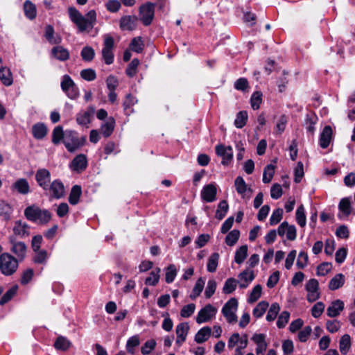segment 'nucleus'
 <instances>
[{"label": "nucleus", "mask_w": 355, "mask_h": 355, "mask_svg": "<svg viewBox=\"0 0 355 355\" xmlns=\"http://www.w3.org/2000/svg\"><path fill=\"white\" fill-rule=\"evenodd\" d=\"M144 46V42L140 37L133 38L130 44V49L138 53L143 51Z\"/></svg>", "instance_id": "52"}, {"label": "nucleus", "mask_w": 355, "mask_h": 355, "mask_svg": "<svg viewBox=\"0 0 355 355\" xmlns=\"http://www.w3.org/2000/svg\"><path fill=\"white\" fill-rule=\"evenodd\" d=\"M332 136V129L329 125L325 126L320 135L319 144L322 148L329 146Z\"/></svg>", "instance_id": "24"}, {"label": "nucleus", "mask_w": 355, "mask_h": 355, "mask_svg": "<svg viewBox=\"0 0 355 355\" xmlns=\"http://www.w3.org/2000/svg\"><path fill=\"white\" fill-rule=\"evenodd\" d=\"M80 55L83 60L89 62L94 58L95 52L92 47L85 46L82 49Z\"/></svg>", "instance_id": "58"}, {"label": "nucleus", "mask_w": 355, "mask_h": 355, "mask_svg": "<svg viewBox=\"0 0 355 355\" xmlns=\"http://www.w3.org/2000/svg\"><path fill=\"white\" fill-rule=\"evenodd\" d=\"M82 193L81 187L78 185H74L71 190L69 196V202L70 204L75 205L78 204L80 197Z\"/></svg>", "instance_id": "39"}, {"label": "nucleus", "mask_w": 355, "mask_h": 355, "mask_svg": "<svg viewBox=\"0 0 355 355\" xmlns=\"http://www.w3.org/2000/svg\"><path fill=\"white\" fill-rule=\"evenodd\" d=\"M352 348V338L345 334L339 340V350L342 355H347Z\"/></svg>", "instance_id": "26"}, {"label": "nucleus", "mask_w": 355, "mask_h": 355, "mask_svg": "<svg viewBox=\"0 0 355 355\" xmlns=\"http://www.w3.org/2000/svg\"><path fill=\"white\" fill-rule=\"evenodd\" d=\"M275 166L272 164H268L264 170L263 173V182L266 184H268L271 182L273 175L275 174Z\"/></svg>", "instance_id": "47"}, {"label": "nucleus", "mask_w": 355, "mask_h": 355, "mask_svg": "<svg viewBox=\"0 0 355 355\" xmlns=\"http://www.w3.org/2000/svg\"><path fill=\"white\" fill-rule=\"evenodd\" d=\"M283 216V209L281 208H277L275 209L270 218V225H275L279 223Z\"/></svg>", "instance_id": "61"}, {"label": "nucleus", "mask_w": 355, "mask_h": 355, "mask_svg": "<svg viewBox=\"0 0 355 355\" xmlns=\"http://www.w3.org/2000/svg\"><path fill=\"white\" fill-rule=\"evenodd\" d=\"M344 309V303L340 300L331 302L327 309V315L331 318H335L340 315Z\"/></svg>", "instance_id": "23"}, {"label": "nucleus", "mask_w": 355, "mask_h": 355, "mask_svg": "<svg viewBox=\"0 0 355 355\" xmlns=\"http://www.w3.org/2000/svg\"><path fill=\"white\" fill-rule=\"evenodd\" d=\"M44 37L51 44H58L62 42L61 36L55 33L54 28L51 25L45 27Z\"/></svg>", "instance_id": "25"}, {"label": "nucleus", "mask_w": 355, "mask_h": 355, "mask_svg": "<svg viewBox=\"0 0 355 355\" xmlns=\"http://www.w3.org/2000/svg\"><path fill=\"white\" fill-rule=\"evenodd\" d=\"M68 14L71 21L77 26L79 33H89L96 21V13L94 10H89L85 17L76 8L69 7Z\"/></svg>", "instance_id": "1"}, {"label": "nucleus", "mask_w": 355, "mask_h": 355, "mask_svg": "<svg viewBox=\"0 0 355 355\" xmlns=\"http://www.w3.org/2000/svg\"><path fill=\"white\" fill-rule=\"evenodd\" d=\"M238 278L240 288H246L254 279L255 275L252 269L247 268L239 274Z\"/></svg>", "instance_id": "14"}, {"label": "nucleus", "mask_w": 355, "mask_h": 355, "mask_svg": "<svg viewBox=\"0 0 355 355\" xmlns=\"http://www.w3.org/2000/svg\"><path fill=\"white\" fill-rule=\"evenodd\" d=\"M48 130L43 123H37L32 127L33 136L37 139H43L47 134Z\"/></svg>", "instance_id": "31"}, {"label": "nucleus", "mask_w": 355, "mask_h": 355, "mask_svg": "<svg viewBox=\"0 0 355 355\" xmlns=\"http://www.w3.org/2000/svg\"><path fill=\"white\" fill-rule=\"evenodd\" d=\"M53 198L59 199L64 194V187L59 180H53L49 185L48 189Z\"/></svg>", "instance_id": "19"}, {"label": "nucleus", "mask_w": 355, "mask_h": 355, "mask_svg": "<svg viewBox=\"0 0 355 355\" xmlns=\"http://www.w3.org/2000/svg\"><path fill=\"white\" fill-rule=\"evenodd\" d=\"M30 226L25 222L17 220L13 227V232L19 237H24L29 235Z\"/></svg>", "instance_id": "28"}, {"label": "nucleus", "mask_w": 355, "mask_h": 355, "mask_svg": "<svg viewBox=\"0 0 355 355\" xmlns=\"http://www.w3.org/2000/svg\"><path fill=\"white\" fill-rule=\"evenodd\" d=\"M24 216L30 221L45 225L51 219V214L47 209H42L35 205L28 206L24 209Z\"/></svg>", "instance_id": "2"}, {"label": "nucleus", "mask_w": 355, "mask_h": 355, "mask_svg": "<svg viewBox=\"0 0 355 355\" xmlns=\"http://www.w3.org/2000/svg\"><path fill=\"white\" fill-rule=\"evenodd\" d=\"M87 166V159L84 154H79L72 160L70 168L71 170L78 173L82 172Z\"/></svg>", "instance_id": "17"}, {"label": "nucleus", "mask_w": 355, "mask_h": 355, "mask_svg": "<svg viewBox=\"0 0 355 355\" xmlns=\"http://www.w3.org/2000/svg\"><path fill=\"white\" fill-rule=\"evenodd\" d=\"M189 330V326L187 322H182L177 325L175 329L176 344L181 345L186 340Z\"/></svg>", "instance_id": "22"}, {"label": "nucleus", "mask_w": 355, "mask_h": 355, "mask_svg": "<svg viewBox=\"0 0 355 355\" xmlns=\"http://www.w3.org/2000/svg\"><path fill=\"white\" fill-rule=\"evenodd\" d=\"M228 209L229 206L227 201H220L218 205V209L216 212V217L219 220L223 219L227 214Z\"/></svg>", "instance_id": "51"}, {"label": "nucleus", "mask_w": 355, "mask_h": 355, "mask_svg": "<svg viewBox=\"0 0 355 355\" xmlns=\"http://www.w3.org/2000/svg\"><path fill=\"white\" fill-rule=\"evenodd\" d=\"M63 144L69 152L73 153L82 146L83 143L79 141L76 132L66 130Z\"/></svg>", "instance_id": "6"}, {"label": "nucleus", "mask_w": 355, "mask_h": 355, "mask_svg": "<svg viewBox=\"0 0 355 355\" xmlns=\"http://www.w3.org/2000/svg\"><path fill=\"white\" fill-rule=\"evenodd\" d=\"M51 55L60 61H65L69 58V51L62 46H56L51 50Z\"/></svg>", "instance_id": "29"}, {"label": "nucleus", "mask_w": 355, "mask_h": 355, "mask_svg": "<svg viewBox=\"0 0 355 355\" xmlns=\"http://www.w3.org/2000/svg\"><path fill=\"white\" fill-rule=\"evenodd\" d=\"M262 287L261 285H256L250 292L248 302L249 303H253L256 302L261 295Z\"/></svg>", "instance_id": "55"}, {"label": "nucleus", "mask_w": 355, "mask_h": 355, "mask_svg": "<svg viewBox=\"0 0 355 355\" xmlns=\"http://www.w3.org/2000/svg\"><path fill=\"white\" fill-rule=\"evenodd\" d=\"M115 125V121L114 118H109L101 127V131L105 137H110L114 130Z\"/></svg>", "instance_id": "34"}, {"label": "nucleus", "mask_w": 355, "mask_h": 355, "mask_svg": "<svg viewBox=\"0 0 355 355\" xmlns=\"http://www.w3.org/2000/svg\"><path fill=\"white\" fill-rule=\"evenodd\" d=\"M269 304L265 301L260 302L256 307L253 309V316L256 318H259L263 315L267 310Z\"/></svg>", "instance_id": "43"}, {"label": "nucleus", "mask_w": 355, "mask_h": 355, "mask_svg": "<svg viewBox=\"0 0 355 355\" xmlns=\"http://www.w3.org/2000/svg\"><path fill=\"white\" fill-rule=\"evenodd\" d=\"M340 213L338 217L340 219L347 218L352 211L350 198H342L338 204Z\"/></svg>", "instance_id": "18"}, {"label": "nucleus", "mask_w": 355, "mask_h": 355, "mask_svg": "<svg viewBox=\"0 0 355 355\" xmlns=\"http://www.w3.org/2000/svg\"><path fill=\"white\" fill-rule=\"evenodd\" d=\"M262 93L261 92H254L250 98V104L253 110H256L260 107L262 102Z\"/></svg>", "instance_id": "50"}, {"label": "nucleus", "mask_w": 355, "mask_h": 355, "mask_svg": "<svg viewBox=\"0 0 355 355\" xmlns=\"http://www.w3.org/2000/svg\"><path fill=\"white\" fill-rule=\"evenodd\" d=\"M211 333V329L209 327H204L196 333L194 340L197 343H202L209 339Z\"/></svg>", "instance_id": "33"}, {"label": "nucleus", "mask_w": 355, "mask_h": 355, "mask_svg": "<svg viewBox=\"0 0 355 355\" xmlns=\"http://www.w3.org/2000/svg\"><path fill=\"white\" fill-rule=\"evenodd\" d=\"M139 64V60L137 58H134L128 64L125 73L129 77H133L137 71V67Z\"/></svg>", "instance_id": "59"}, {"label": "nucleus", "mask_w": 355, "mask_h": 355, "mask_svg": "<svg viewBox=\"0 0 355 355\" xmlns=\"http://www.w3.org/2000/svg\"><path fill=\"white\" fill-rule=\"evenodd\" d=\"M0 80L6 86H10L12 83V76L10 70L7 67H3L0 70Z\"/></svg>", "instance_id": "40"}, {"label": "nucleus", "mask_w": 355, "mask_h": 355, "mask_svg": "<svg viewBox=\"0 0 355 355\" xmlns=\"http://www.w3.org/2000/svg\"><path fill=\"white\" fill-rule=\"evenodd\" d=\"M140 343L138 335H135L128 338L126 343V350L130 354H134L135 348Z\"/></svg>", "instance_id": "48"}, {"label": "nucleus", "mask_w": 355, "mask_h": 355, "mask_svg": "<svg viewBox=\"0 0 355 355\" xmlns=\"http://www.w3.org/2000/svg\"><path fill=\"white\" fill-rule=\"evenodd\" d=\"M35 180L41 188L44 191H48L49 185L51 183V173L46 168H39L35 173Z\"/></svg>", "instance_id": "12"}, {"label": "nucleus", "mask_w": 355, "mask_h": 355, "mask_svg": "<svg viewBox=\"0 0 355 355\" xmlns=\"http://www.w3.org/2000/svg\"><path fill=\"white\" fill-rule=\"evenodd\" d=\"M18 290L17 286H14L6 291V293L2 296L0 300V304L1 305L7 303L12 297L17 293Z\"/></svg>", "instance_id": "62"}, {"label": "nucleus", "mask_w": 355, "mask_h": 355, "mask_svg": "<svg viewBox=\"0 0 355 355\" xmlns=\"http://www.w3.org/2000/svg\"><path fill=\"white\" fill-rule=\"evenodd\" d=\"M12 190L17 191L21 195H27L30 193L31 189L28 182L25 178L17 180L12 185Z\"/></svg>", "instance_id": "20"}, {"label": "nucleus", "mask_w": 355, "mask_h": 355, "mask_svg": "<svg viewBox=\"0 0 355 355\" xmlns=\"http://www.w3.org/2000/svg\"><path fill=\"white\" fill-rule=\"evenodd\" d=\"M160 268H156L150 273V276L145 279V284L148 286H155L158 284L160 277Z\"/></svg>", "instance_id": "37"}, {"label": "nucleus", "mask_w": 355, "mask_h": 355, "mask_svg": "<svg viewBox=\"0 0 355 355\" xmlns=\"http://www.w3.org/2000/svg\"><path fill=\"white\" fill-rule=\"evenodd\" d=\"M280 310V306L278 303H272L267 313L266 320L268 322L273 321Z\"/></svg>", "instance_id": "53"}, {"label": "nucleus", "mask_w": 355, "mask_h": 355, "mask_svg": "<svg viewBox=\"0 0 355 355\" xmlns=\"http://www.w3.org/2000/svg\"><path fill=\"white\" fill-rule=\"evenodd\" d=\"M287 122H288L287 116L284 114L282 115L277 122V124H276V126L275 128V132L277 134H282L286 128Z\"/></svg>", "instance_id": "60"}, {"label": "nucleus", "mask_w": 355, "mask_h": 355, "mask_svg": "<svg viewBox=\"0 0 355 355\" xmlns=\"http://www.w3.org/2000/svg\"><path fill=\"white\" fill-rule=\"evenodd\" d=\"M217 189L215 184H209L203 187L201 191V198L207 202H214L216 199Z\"/></svg>", "instance_id": "15"}, {"label": "nucleus", "mask_w": 355, "mask_h": 355, "mask_svg": "<svg viewBox=\"0 0 355 355\" xmlns=\"http://www.w3.org/2000/svg\"><path fill=\"white\" fill-rule=\"evenodd\" d=\"M248 121V113L246 111H240L237 113L234 120V125L237 128H242Z\"/></svg>", "instance_id": "45"}, {"label": "nucleus", "mask_w": 355, "mask_h": 355, "mask_svg": "<svg viewBox=\"0 0 355 355\" xmlns=\"http://www.w3.org/2000/svg\"><path fill=\"white\" fill-rule=\"evenodd\" d=\"M342 325L340 321L337 320H327L326 322V328L331 334L336 333L339 331Z\"/></svg>", "instance_id": "56"}, {"label": "nucleus", "mask_w": 355, "mask_h": 355, "mask_svg": "<svg viewBox=\"0 0 355 355\" xmlns=\"http://www.w3.org/2000/svg\"><path fill=\"white\" fill-rule=\"evenodd\" d=\"M178 274V270L176 266L174 264H170L166 268L165 272V281L166 283L170 284L172 283Z\"/></svg>", "instance_id": "42"}, {"label": "nucleus", "mask_w": 355, "mask_h": 355, "mask_svg": "<svg viewBox=\"0 0 355 355\" xmlns=\"http://www.w3.org/2000/svg\"><path fill=\"white\" fill-rule=\"evenodd\" d=\"M238 282L234 278L227 279L223 286V292L225 294H230L235 291Z\"/></svg>", "instance_id": "46"}, {"label": "nucleus", "mask_w": 355, "mask_h": 355, "mask_svg": "<svg viewBox=\"0 0 355 355\" xmlns=\"http://www.w3.org/2000/svg\"><path fill=\"white\" fill-rule=\"evenodd\" d=\"M205 284V281L204 278L200 277L199 279H198L193 288V291L189 296L191 300L196 299V297H198L200 295L204 288Z\"/></svg>", "instance_id": "38"}, {"label": "nucleus", "mask_w": 355, "mask_h": 355, "mask_svg": "<svg viewBox=\"0 0 355 355\" xmlns=\"http://www.w3.org/2000/svg\"><path fill=\"white\" fill-rule=\"evenodd\" d=\"M296 220L298 225L303 227L306 225V219L303 205H300L296 210Z\"/></svg>", "instance_id": "54"}, {"label": "nucleus", "mask_w": 355, "mask_h": 355, "mask_svg": "<svg viewBox=\"0 0 355 355\" xmlns=\"http://www.w3.org/2000/svg\"><path fill=\"white\" fill-rule=\"evenodd\" d=\"M217 313V309L211 304H207L205 307L201 309L196 316V322L202 324L209 321L215 316Z\"/></svg>", "instance_id": "9"}, {"label": "nucleus", "mask_w": 355, "mask_h": 355, "mask_svg": "<svg viewBox=\"0 0 355 355\" xmlns=\"http://www.w3.org/2000/svg\"><path fill=\"white\" fill-rule=\"evenodd\" d=\"M19 266L18 259L8 253H3L0 255V271L6 276L12 275Z\"/></svg>", "instance_id": "3"}, {"label": "nucleus", "mask_w": 355, "mask_h": 355, "mask_svg": "<svg viewBox=\"0 0 355 355\" xmlns=\"http://www.w3.org/2000/svg\"><path fill=\"white\" fill-rule=\"evenodd\" d=\"M24 12L25 16L30 20L34 19L37 16L36 6L29 0H26L24 3Z\"/></svg>", "instance_id": "32"}, {"label": "nucleus", "mask_w": 355, "mask_h": 355, "mask_svg": "<svg viewBox=\"0 0 355 355\" xmlns=\"http://www.w3.org/2000/svg\"><path fill=\"white\" fill-rule=\"evenodd\" d=\"M305 288L307 291L306 298L309 302H313L320 297L319 284L315 279H309L305 286Z\"/></svg>", "instance_id": "11"}, {"label": "nucleus", "mask_w": 355, "mask_h": 355, "mask_svg": "<svg viewBox=\"0 0 355 355\" xmlns=\"http://www.w3.org/2000/svg\"><path fill=\"white\" fill-rule=\"evenodd\" d=\"M248 250L247 245H243L236 249L234 254V261L239 265L243 263L248 257Z\"/></svg>", "instance_id": "35"}, {"label": "nucleus", "mask_w": 355, "mask_h": 355, "mask_svg": "<svg viewBox=\"0 0 355 355\" xmlns=\"http://www.w3.org/2000/svg\"><path fill=\"white\" fill-rule=\"evenodd\" d=\"M238 301L236 298L230 299L222 308V313L229 323H234L237 321L236 311Z\"/></svg>", "instance_id": "4"}, {"label": "nucleus", "mask_w": 355, "mask_h": 355, "mask_svg": "<svg viewBox=\"0 0 355 355\" xmlns=\"http://www.w3.org/2000/svg\"><path fill=\"white\" fill-rule=\"evenodd\" d=\"M234 186L236 190L239 194H240L243 198L246 195L247 191L251 193L252 190L250 187H248L244 179L239 176L235 179Z\"/></svg>", "instance_id": "30"}, {"label": "nucleus", "mask_w": 355, "mask_h": 355, "mask_svg": "<svg viewBox=\"0 0 355 355\" xmlns=\"http://www.w3.org/2000/svg\"><path fill=\"white\" fill-rule=\"evenodd\" d=\"M10 241L12 244L10 250L17 257L19 260H23L26 254V245L25 243L21 241H15L12 237L10 238Z\"/></svg>", "instance_id": "16"}, {"label": "nucleus", "mask_w": 355, "mask_h": 355, "mask_svg": "<svg viewBox=\"0 0 355 355\" xmlns=\"http://www.w3.org/2000/svg\"><path fill=\"white\" fill-rule=\"evenodd\" d=\"M69 341L63 336H59L54 343L55 347L61 350H67L69 347Z\"/></svg>", "instance_id": "64"}, {"label": "nucleus", "mask_w": 355, "mask_h": 355, "mask_svg": "<svg viewBox=\"0 0 355 355\" xmlns=\"http://www.w3.org/2000/svg\"><path fill=\"white\" fill-rule=\"evenodd\" d=\"M219 254L216 252L213 253L209 258L207 265V269L209 272H214L216 270L218 264Z\"/></svg>", "instance_id": "44"}, {"label": "nucleus", "mask_w": 355, "mask_h": 355, "mask_svg": "<svg viewBox=\"0 0 355 355\" xmlns=\"http://www.w3.org/2000/svg\"><path fill=\"white\" fill-rule=\"evenodd\" d=\"M65 132H64L62 127L60 125L56 126L52 132V142L54 144H58L62 140L64 141Z\"/></svg>", "instance_id": "41"}, {"label": "nucleus", "mask_w": 355, "mask_h": 355, "mask_svg": "<svg viewBox=\"0 0 355 355\" xmlns=\"http://www.w3.org/2000/svg\"><path fill=\"white\" fill-rule=\"evenodd\" d=\"M251 339L257 345V354H262L266 350L268 347L266 342V335L263 334H254Z\"/></svg>", "instance_id": "21"}, {"label": "nucleus", "mask_w": 355, "mask_h": 355, "mask_svg": "<svg viewBox=\"0 0 355 355\" xmlns=\"http://www.w3.org/2000/svg\"><path fill=\"white\" fill-rule=\"evenodd\" d=\"M35 252V254L33 257V261L35 263L44 264L46 262L48 259V254L46 250H39L38 251Z\"/></svg>", "instance_id": "57"}, {"label": "nucleus", "mask_w": 355, "mask_h": 355, "mask_svg": "<svg viewBox=\"0 0 355 355\" xmlns=\"http://www.w3.org/2000/svg\"><path fill=\"white\" fill-rule=\"evenodd\" d=\"M345 284V276L338 273L335 275L329 283V288L331 291H335L342 287Z\"/></svg>", "instance_id": "36"}, {"label": "nucleus", "mask_w": 355, "mask_h": 355, "mask_svg": "<svg viewBox=\"0 0 355 355\" xmlns=\"http://www.w3.org/2000/svg\"><path fill=\"white\" fill-rule=\"evenodd\" d=\"M61 88L66 95L71 99H76L79 96V89L71 78L64 75L61 81Z\"/></svg>", "instance_id": "5"}, {"label": "nucleus", "mask_w": 355, "mask_h": 355, "mask_svg": "<svg viewBox=\"0 0 355 355\" xmlns=\"http://www.w3.org/2000/svg\"><path fill=\"white\" fill-rule=\"evenodd\" d=\"M240 237V232L238 230H233L226 236L225 243L229 246H233Z\"/></svg>", "instance_id": "49"}, {"label": "nucleus", "mask_w": 355, "mask_h": 355, "mask_svg": "<svg viewBox=\"0 0 355 355\" xmlns=\"http://www.w3.org/2000/svg\"><path fill=\"white\" fill-rule=\"evenodd\" d=\"M94 113V109L89 107L87 110L80 112L77 114L76 121L79 125H86L91 121V117Z\"/></svg>", "instance_id": "27"}, {"label": "nucleus", "mask_w": 355, "mask_h": 355, "mask_svg": "<svg viewBox=\"0 0 355 355\" xmlns=\"http://www.w3.org/2000/svg\"><path fill=\"white\" fill-rule=\"evenodd\" d=\"M114 44V39L111 36L107 35L105 37L102 49V57L105 63L108 65L114 62V54L112 52Z\"/></svg>", "instance_id": "8"}, {"label": "nucleus", "mask_w": 355, "mask_h": 355, "mask_svg": "<svg viewBox=\"0 0 355 355\" xmlns=\"http://www.w3.org/2000/svg\"><path fill=\"white\" fill-rule=\"evenodd\" d=\"M138 18L135 15H124L119 20V27L122 31H132L137 26Z\"/></svg>", "instance_id": "13"}, {"label": "nucleus", "mask_w": 355, "mask_h": 355, "mask_svg": "<svg viewBox=\"0 0 355 355\" xmlns=\"http://www.w3.org/2000/svg\"><path fill=\"white\" fill-rule=\"evenodd\" d=\"M156 341L154 339L147 340L141 349L143 355H148L156 347Z\"/></svg>", "instance_id": "63"}, {"label": "nucleus", "mask_w": 355, "mask_h": 355, "mask_svg": "<svg viewBox=\"0 0 355 355\" xmlns=\"http://www.w3.org/2000/svg\"><path fill=\"white\" fill-rule=\"evenodd\" d=\"M215 150L216 155L222 157L221 164L223 165L227 166L231 163L233 157V149L231 146L218 144L216 146Z\"/></svg>", "instance_id": "10"}, {"label": "nucleus", "mask_w": 355, "mask_h": 355, "mask_svg": "<svg viewBox=\"0 0 355 355\" xmlns=\"http://www.w3.org/2000/svg\"><path fill=\"white\" fill-rule=\"evenodd\" d=\"M155 5L152 3H146L139 8L140 20L144 26H149L154 18Z\"/></svg>", "instance_id": "7"}]
</instances>
